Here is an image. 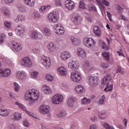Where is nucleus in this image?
<instances>
[{
    "label": "nucleus",
    "instance_id": "29",
    "mask_svg": "<svg viewBox=\"0 0 129 129\" xmlns=\"http://www.w3.org/2000/svg\"><path fill=\"white\" fill-rule=\"evenodd\" d=\"M105 103V96L104 95L101 96L99 100L98 101V104L99 105H102V104H104Z\"/></svg>",
    "mask_w": 129,
    "mask_h": 129
},
{
    "label": "nucleus",
    "instance_id": "27",
    "mask_svg": "<svg viewBox=\"0 0 129 129\" xmlns=\"http://www.w3.org/2000/svg\"><path fill=\"white\" fill-rule=\"evenodd\" d=\"M10 114V111L5 109V110H3L0 109V115L1 116H8Z\"/></svg>",
    "mask_w": 129,
    "mask_h": 129
},
{
    "label": "nucleus",
    "instance_id": "4",
    "mask_svg": "<svg viewBox=\"0 0 129 129\" xmlns=\"http://www.w3.org/2000/svg\"><path fill=\"white\" fill-rule=\"evenodd\" d=\"M54 32L57 35H63L64 34V27L61 24H56L54 26Z\"/></svg>",
    "mask_w": 129,
    "mask_h": 129
},
{
    "label": "nucleus",
    "instance_id": "54",
    "mask_svg": "<svg viewBox=\"0 0 129 129\" xmlns=\"http://www.w3.org/2000/svg\"><path fill=\"white\" fill-rule=\"evenodd\" d=\"M101 67H102V68H107V67H108V63L103 62L101 64Z\"/></svg>",
    "mask_w": 129,
    "mask_h": 129
},
{
    "label": "nucleus",
    "instance_id": "25",
    "mask_svg": "<svg viewBox=\"0 0 129 129\" xmlns=\"http://www.w3.org/2000/svg\"><path fill=\"white\" fill-rule=\"evenodd\" d=\"M24 3L29 7H34L35 6V0H24Z\"/></svg>",
    "mask_w": 129,
    "mask_h": 129
},
{
    "label": "nucleus",
    "instance_id": "39",
    "mask_svg": "<svg viewBox=\"0 0 129 129\" xmlns=\"http://www.w3.org/2000/svg\"><path fill=\"white\" fill-rule=\"evenodd\" d=\"M15 104L16 105H17V106H19L20 108L23 109V110H26V107H25V106L20 103L19 102H16Z\"/></svg>",
    "mask_w": 129,
    "mask_h": 129
},
{
    "label": "nucleus",
    "instance_id": "23",
    "mask_svg": "<svg viewBox=\"0 0 129 129\" xmlns=\"http://www.w3.org/2000/svg\"><path fill=\"white\" fill-rule=\"evenodd\" d=\"M77 55L82 58H85V57H86V52H85L84 49L80 48V50L77 52Z\"/></svg>",
    "mask_w": 129,
    "mask_h": 129
},
{
    "label": "nucleus",
    "instance_id": "32",
    "mask_svg": "<svg viewBox=\"0 0 129 129\" xmlns=\"http://www.w3.org/2000/svg\"><path fill=\"white\" fill-rule=\"evenodd\" d=\"M43 33L44 36H46V37H49L51 35V31L49 28H44L43 29Z\"/></svg>",
    "mask_w": 129,
    "mask_h": 129
},
{
    "label": "nucleus",
    "instance_id": "13",
    "mask_svg": "<svg viewBox=\"0 0 129 129\" xmlns=\"http://www.w3.org/2000/svg\"><path fill=\"white\" fill-rule=\"evenodd\" d=\"M11 75V70L6 69L4 71L3 69H0V78L3 77H8Z\"/></svg>",
    "mask_w": 129,
    "mask_h": 129
},
{
    "label": "nucleus",
    "instance_id": "2",
    "mask_svg": "<svg viewBox=\"0 0 129 129\" xmlns=\"http://www.w3.org/2000/svg\"><path fill=\"white\" fill-rule=\"evenodd\" d=\"M32 92H33V94H38L37 93L39 92L38 90H36V89H33L31 91L28 90L26 92V94L25 95V99H27L28 100V101H30V102H33V97H34L33 94H32Z\"/></svg>",
    "mask_w": 129,
    "mask_h": 129
},
{
    "label": "nucleus",
    "instance_id": "5",
    "mask_svg": "<svg viewBox=\"0 0 129 129\" xmlns=\"http://www.w3.org/2000/svg\"><path fill=\"white\" fill-rule=\"evenodd\" d=\"M48 19L52 23H57L59 21V15L58 12H53L52 13H50L48 15Z\"/></svg>",
    "mask_w": 129,
    "mask_h": 129
},
{
    "label": "nucleus",
    "instance_id": "9",
    "mask_svg": "<svg viewBox=\"0 0 129 129\" xmlns=\"http://www.w3.org/2000/svg\"><path fill=\"white\" fill-rule=\"evenodd\" d=\"M51 101L54 104H60L63 101V96L55 95L52 98Z\"/></svg>",
    "mask_w": 129,
    "mask_h": 129
},
{
    "label": "nucleus",
    "instance_id": "22",
    "mask_svg": "<svg viewBox=\"0 0 129 129\" xmlns=\"http://www.w3.org/2000/svg\"><path fill=\"white\" fill-rule=\"evenodd\" d=\"M47 48L49 51L52 53L56 50V45L53 42H50L47 46Z\"/></svg>",
    "mask_w": 129,
    "mask_h": 129
},
{
    "label": "nucleus",
    "instance_id": "57",
    "mask_svg": "<svg viewBox=\"0 0 129 129\" xmlns=\"http://www.w3.org/2000/svg\"><path fill=\"white\" fill-rule=\"evenodd\" d=\"M23 124L25 125V126H26V127H28L29 126V123L28 122V121L27 120H25L23 121Z\"/></svg>",
    "mask_w": 129,
    "mask_h": 129
},
{
    "label": "nucleus",
    "instance_id": "18",
    "mask_svg": "<svg viewBox=\"0 0 129 129\" xmlns=\"http://www.w3.org/2000/svg\"><path fill=\"white\" fill-rule=\"evenodd\" d=\"M42 90L45 93V94H51V93H52V90H51V88L46 85L42 86Z\"/></svg>",
    "mask_w": 129,
    "mask_h": 129
},
{
    "label": "nucleus",
    "instance_id": "26",
    "mask_svg": "<svg viewBox=\"0 0 129 129\" xmlns=\"http://www.w3.org/2000/svg\"><path fill=\"white\" fill-rule=\"evenodd\" d=\"M65 70H66V69L63 67L58 69V72H59L60 75H62V76H66V74H67V72Z\"/></svg>",
    "mask_w": 129,
    "mask_h": 129
},
{
    "label": "nucleus",
    "instance_id": "43",
    "mask_svg": "<svg viewBox=\"0 0 129 129\" xmlns=\"http://www.w3.org/2000/svg\"><path fill=\"white\" fill-rule=\"evenodd\" d=\"M116 72L117 73H124V71L122 70V68L119 66H118L117 67Z\"/></svg>",
    "mask_w": 129,
    "mask_h": 129
},
{
    "label": "nucleus",
    "instance_id": "35",
    "mask_svg": "<svg viewBox=\"0 0 129 129\" xmlns=\"http://www.w3.org/2000/svg\"><path fill=\"white\" fill-rule=\"evenodd\" d=\"M2 13L4 14L5 16H10V12L7 8H3L2 9Z\"/></svg>",
    "mask_w": 129,
    "mask_h": 129
},
{
    "label": "nucleus",
    "instance_id": "64",
    "mask_svg": "<svg viewBox=\"0 0 129 129\" xmlns=\"http://www.w3.org/2000/svg\"><path fill=\"white\" fill-rule=\"evenodd\" d=\"M19 10L20 12H25L26 11V9L24 7H20Z\"/></svg>",
    "mask_w": 129,
    "mask_h": 129
},
{
    "label": "nucleus",
    "instance_id": "47",
    "mask_svg": "<svg viewBox=\"0 0 129 129\" xmlns=\"http://www.w3.org/2000/svg\"><path fill=\"white\" fill-rule=\"evenodd\" d=\"M116 9H117V11L118 13H122L123 9L119 6V5H116Z\"/></svg>",
    "mask_w": 129,
    "mask_h": 129
},
{
    "label": "nucleus",
    "instance_id": "6",
    "mask_svg": "<svg viewBox=\"0 0 129 129\" xmlns=\"http://www.w3.org/2000/svg\"><path fill=\"white\" fill-rule=\"evenodd\" d=\"M41 64L44 66V68L48 69L50 66H51V62L50 61V58L47 57L46 56H42Z\"/></svg>",
    "mask_w": 129,
    "mask_h": 129
},
{
    "label": "nucleus",
    "instance_id": "42",
    "mask_svg": "<svg viewBox=\"0 0 129 129\" xmlns=\"http://www.w3.org/2000/svg\"><path fill=\"white\" fill-rule=\"evenodd\" d=\"M14 85L15 91H19V90H20V85H19V84L16 82L14 83Z\"/></svg>",
    "mask_w": 129,
    "mask_h": 129
},
{
    "label": "nucleus",
    "instance_id": "1",
    "mask_svg": "<svg viewBox=\"0 0 129 129\" xmlns=\"http://www.w3.org/2000/svg\"><path fill=\"white\" fill-rule=\"evenodd\" d=\"M87 80L89 84L91 86H97L99 83V79L97 77H93L91 75H89L87 77Z\"/></svg>",
    "mask_w": 129,
    "mask_h": 129
},
{
    "label": "nucleus",
    "instance_id": "19",
    "mask_svg": "<svg viewBox=\"0 0 129 129\" xmlns=\"http://www.w3.org/2000/svg\"><path fill=\"white\" fill-rule=\"evenodd\" d=\"M16 77L18 79H20V80H25L26 79V75L23 72H18L16 74Z\"/></svg>",
    "mask_w": 129,
    "mask_h": 129
},
{
    "label": "nucleus",
    "instance_id": "8",
    "mask_svg": "<svg viewBox=\"0 0 129 129\" xmlns=\"http://www.w3.org/2000/svg\"><path fill=\"white\" fill-rule=\"evenodd\" d=\"M84 42V45L88 48H92L96 44L94 40L91 38L85 39Z\"/></svg>",
    "mask_w": 129,
    "mask_h": 129
},
{
    "label": "nucleus",
    "instance_id": "56",
    "mask_svg": "<svg viewBox=\"0 0 129 129\" xmlns=\"http://www.w3.org/2000/svg\"><path fill=\"white\" fill-rule=\"evenodd\" d=\"M107 16L109 20L110 21H111V22H112V19H111V14H110V13L109 12H107Z\"/></svg>",
    "mask_w": 129,
    "mask_h": 129
},
{
    "label": "nucleus",
    "instance_id": "63",
    "mask_svg": "<svg viewBox=\"0 0 129 129\" xmlns=\"http://www.w3.org/2000/svg\"><path fill=\"white\" fill-rule=\"evenodd\" d=\"M14 127H15V126L13 124H10L8 125V128L14 129Z\"/></svg>",
    "mask_w": 129,
    "mask_h": 129
},
{
    "label": "nucleus",
    "instance_id": "28",
    "mask_svg": "<svg viewBox=\"0 0 129 129\" xmlns=\"http://www.w3.org/2000/svg\"><path fill=\"white\" fill-rule=\"evenodd\" d=\"M71 40L73 45H75V46H78L80 45V40L78 39L77 38H75L74 37H72L71 38Z\"/></svg>",
    "mask_w": 129,
    "mask_h": 129
},
{
    "label": "nucleus",
    "instance_id": "14",
    "mask_svg": "<svg viewBox=\"0 0 129 129\" xmlns=\"http://www.w3.org/2000/svg\"><path fill=\"white\" fill-rule=\"evenodd\" d=\"M65 7L67 9H68V10L72 11V10L74 9L75 5H74V2H73V1H67L65 2Z\"/></svg>",
    "mask_w": 129,
    "mask_h": 129
},
{
    "label": "nucleus",
    "instance_id": "58",
    "mask_svg": "<svg viewBox=\"0 0 129 129\" xmlns=\"http://www.w3.org/2000/svg\"><path fill=\"white\" fill-rule=\"evenodd\" d=\"M91 120L92 121H96L97 120V117L95 116H93V117H91Z\"/></svg>",
    "mask_w": 129,
    "mask_h": 129
},
{
    "label": "nucleus",
    "instance_id": "17",
    "mask_svg": "<svg viewBox=\"0 0 129 129\" xmlns=\"http://www.w3.org/2000/svg\"><path fill=\"white\" fill-rule=\"evenodd\" d=\"M94 33L97 36V37H101V30L99 27L98 26H95L93 27Z\"/></svg>",
    "mask_w": 129,
    "mask_h": 129
},
{
    "label": "nucleus",
    "instance_id": "46",
    "mask_svg": "<svg viewBox=\"0 0 129 129\" xmlns=\"http://www.w3.org/2000/svg\"><path fill=\"white\" fill-rule=\"evenodd\" d=\"M79 7L80 9H85V4H84V1H82L80 2Z\"/></svg>",
    "mask_w": 129,
    "mask_h": 129
},
{
    "label": "nucleus",
    "instance_id": "55",
    "mask_svg": "<svg viewBox=\"0 0 129 129\" xmlns=\"http://www.w3.org/2000/svg\"><path fill=\"white\" fill-rule=\"evenodd\" d=\"M109 88H110V85H109V84H108V83H107L106 87L105 88L104 90V91H106L107 92V90H108V89H109Z\"/></svg>",
    "mask_w": 129,
    "mask_h": 129
},
{
    "label": "nucleus",
    "instance_id": "21",
    "mask_svg": "<svg viewBox=\"0 0 129 129\" xmlns=\"http://www.w3.org/2000/svg\"><path fill=\"white\" fill-rule=\"evenodd\" d=\"M110 80H111L110 74H108L105 76L101 83L103 84V85H104V84H106V83H109Z\"/></svg>",
    "mask_w": 129,
    "mask_h": 129
},
{
    "label": "nucleus",
    "instance_id": "20",
    "mask_svg": "<svg viewBox=\"0 0 129 129\" xmlns=\"http://www.w3.org/2000/svg\"><path fill=\"white\" fill-rule=\"evenodd\" d=\"M12 44L13 45V48L15 51H17V52H20L22 51V50H23V48H22V46L20 45H19L18 43L16 42L15 43V42L13 41Z\"/></svg>",
    "mask_w": 129,
    "mask_h": 129
},
{
    "label": "nucleus",
    "instance_id": "48",
    "mask_svg": "<svg viewBox=\"0 0 129 129\" xmlns=\"http://www.w3.org/2000/svg\"><path fill=\"white\" fill-rule=\"evenodd\" d=\"M27 113H28V114H29V115H30L31 116H32V117H34V118H37V116H36V114L31 112H29L27 110H26Z\"/></svg>",
    "mask_w": 129,
    "mask_h": 129
},
{
    "label": "nucleus",
    "instance_id": "49",
    "mask_svg": "<svg viewBox=\"0 0 129 129\" xmlns=\"http://www.w3.org/2000/svg\"><path fill=\"white\" fill-rule=\"evenodd\" d=\"M102 3L104 5V6H106V7H109L110 6L109 2L106 0H102Z\"/></svg>",
    "mask_w": 129,
    "mask_h": 129
},
{
    "label": "nucleus",
    "instance_id": "44",
    "mask_svg": "<svg viewBox=\"0 0 129 129\" xmlns=\"http://www.w3.org/2000/svg\"><path fill=\"white\" fill-rule=\"evenodd\" d=\"M46 78L48 81H52L53 80V77L52 76V75L47 74Z\"/></svg>",
    "mask_w": 129,
    "mask_h": 129
},
{
    "label": "nucleus",
    "instance_id": "59",
    "mask_svg": "<svg viewBox=\"0 0 129 129\" xmlns=\"http://www.w3.org/2000/svg\"><path fill=\"white\" fill-rule=\"evenodd\" d=\"M102 45V49H105V50H107V49H108V47H107L105 44V42H103Z\"/></svg>",
    "mask_w": 129,
    "mask_h": 129
},
{
    "label": "nucleus",
    "instance_id": "30",
    "mask_svg": "<svg viewBox=\"0 0 129 129\" xmlns=\"http://www.w3.org/2000/svg\"><path fill=\"white\" fill-rule=\"evenodd\" d=\"M76 92L77 93H82V92H84L83 87L81 85L77 86L76 88Z\"/></svg>",
    "mask_w": 129,
    "mask_h": 129
},
{
    "label": "nucleus",
    "instance_id": "40",
    "mask_svg": "<svg viewBox=\"0 0 129 129\" xmlns=\"http://www.w3.org/2000/svg\"><path fill=\"white\" fill-rule=\"evenodd\" d=\"M38 74H39V73L37 72H33L31 73V76L34 79H36L37 78V76H38Z\"/></svg>",
    "mask_w": 129,
    "mask_h": 129
},
{
    "label": "nucleus",
    "instance_id": "37",
    "mask_svg": "<svg viewBox=\"0 0 129 129\" xmlns=\"http://www.w3.org/2000/svg\"><path fill=\"white\" fill-rule=\"evenodd\" d=\"M102 55L103 57H104L105 58L106 60H107V61L109 60V53H108V52H103L102 53Z\"/></svg>",
    "mask_w": 129,
    "mask_h": 129
},
{
    "label": "nucleus",
    "instance_id": "38",
    "mask_svg": "<svg viewBox=\"0 0 129 129\" xmlns=\"http://www.w3.org/2000/svg\"><path fill=\"white\" fill-rule=\"evenodd\" d=\"M21 114L19 113H16L14 114V119L15 120H19L21 118Z\"/></svg>",
    "mask_w": 129,
    "mask_h": 129
},
{
    "label": "nucleus",
    "instance_id": "50",
    "mask_svg": "<svg viewBox=\"0 0 129 129\" xmlns=\"http://www.w3.org/2000/svg\"><path fill=\"white\" fill-rule=\"evenodd\" d=\"M18 18L19 21H24V20H25V16L22 14L18 15Z\"/></svg>",
    "mask_w": 129,
    "mask_h": 129
},
{
    "label": "nucleus",
    "instance_id": "45",
    "mask_svg": "<svg viewBox=\"0 0 129 129\" xmlns=\"http://www.w3.org/2000/svg\"><path fill=\"white\" fill-rule=\"evenodd\" d=\"M58 117H65L66 116V112H61L57 115Z\"/></svg>",
    "mask_w": 129,
    "mask_h": 129
},
{
    "label": "nucleus",
    "instance_id": "61",
    "mask_svg": "<svg viewBox=\"0 0 129 129\" xmlns=\"http://www.w3.org/2000/svg\"><path fill=\"white\" fill-rule=\"evenodd\" d=\"M55 4L56 6H61V1L60 0H56Z\"/></svg>",
    "mask_w": 129,
    "mask_h": 129
},
{
    "label": "nucleus",
    "instance_id": "41",
    "mask_svg": "<svg viewBox=\"0 0 129 129\" xmlns=\"http://www.w3.org/2000/svg\"><path fill=\"white\" fill-rule=\"evenodd\" d=\"M5 26L6 27V28H8V29H11L12 28V26H11V25H12V23L7 21L4 23Z\"/></svg>",
    "mask_w": 129,
    "mask_h": 129
},
{
    "label": "nucleus",
    "instance_id": "53",
    "mask_svg": "<svg viewBox=\"0 0 129 129\" xmlns=\"http://www.w3.org/2000/svg\"><path fill=\"white\" fill-rule=\"evenodd\" d=\"M34 16L35 19H40V18H41V15H40L39 13H35L34 14Z\"/></svg>",
    "mask_w": 129,
    "mask_h": 129
},
{
    "label": "nucleus",
    "instance_id": "60",
    "mask_svg": "<svg viewBox=\"0 0 129 129\" xmlns=\"http://www.w3.org/2000/svg\"><path fill=\"white\" fill-rule=\"evenodd\" d=\"M104 126L105 128L108 129L109 128V126H110V125L108 123H105Z\"/></svg>",
    "mask_w": 129,
    "mask_h": 129
},
{
    "label": "nucleus",
    "instance_id": "34",
    "mask_svg": "<svg viewBox=\"0 0 129 129\" xmlns=\"http://www.w3.org/2000/svg\"><path fill=\"white\" fill-rule=\"evenodd\" d=\"M82 104H89L91 102L90 99H87L86 97L84 98L81 100Z\"/></svg>",
    "mask_w": 129,
    "mask_h": 129
},
{
    "label": "nucleus",
    "instance_id": "15",
    "mask_svg": "<svg viewBox=\"0 0 129 129\" xmlns=\"http://www.w3.org/2000/svg\"><path fill=\"white\" fill-rule=\"evenodd\" d=\"M31 37L34 40H37V39H43V35H42V33L39 32L38 33L36 31L31 32Z\"/></svg>",
    "mask_w": 129,
    "mask_h": 129
},
{
    "label": "nucleus",
    "instance_id": "62",
    "mask_svg": "<svg viewBox=\"0 0 129 129\" xmlns=\"http://www.w3.org/2000/svg\"><path fill=\"white\" fill-rule=\"evenodd\" d=\"M90 129H96V124H92L90 126Z\"/></svg>",
    "mask_w": 129,
    "mask_h": 129
},
{
    "label": "nucleus",
    "instance_id": "31",
    "mask_svg": "<svg viewBox=\"0 0 129 129\" xmlns=\"http://www.w3.org/2000/svg\"><path fill=\"white\" fill-rule=\"evenodd\" d=\"M51 8V6L47 5L45 6H42L41 8L39 9V11L40 13H43V12H45V11H48Z\"/></svg>",
    "mask_w": 129,
    "mask_h": 129
},
{
    "label": "nucleus",
    "instance_id": "10",
    "mask_svg": "<svg viewBox=\"0 0 129 129\" xmlns=\"http://www.w3.org/2000/svg\"><path fill=\"white\" fill-rule=\"evenodd\" d=\"M50 107L49 106L42 105L40 106L39 110L42 114H47L50 112Z\"/></svg>",
    "mask_w": 129,
    "mask_h": 129
},
{
    "label": "nucleus",
    "instance_id": "16",
    "mask_svg": "<svg viewBox=\"0 0 129 129\" xmlns=\"http://www.w3.org/2000/svg\"><path fill=\"white\" fill-rule=\"evenodd\" d=\"M60 57L62 59V60H64V61H66V60H68L70 57H71V54L69 52L64 51L63 52H61L60 54Z\"/></svg>",
    "mask_w": 129,
    "mask_h": 129
},
{
    "label": "nucleus",
    "instance_id": "11",
    "mask_svg": "<svg viewBox=\"0 0 129 129\" xmlns=\"http://www.w3.org/2000/svg\"><path fill=\"white\" fill-rule=\"evenodd\" d=\"M71 21L75 25H80L82 22V18L79 15H74L71 18Z\"/></svg>",
    "mask_w": 129,
    "mask_h": 129
},
{
    "label": "nucleus",
    "instance_id": "12",
    "mask_svg": "<svg viewBox=\"0 0 129 129\" xmlns=\"http://www.w3.org/2000/svg\"><path fill=\"white\" fill-rule=\"evenodd\" d=\"M68 67L72 70H77L79 68V63L76 61H72L69 63Z\"/></svg>",
    "mask_w": 129,
    "mask_h": 129
},
{
    "label": "nucleus",
    "instance_id": "7",
    "mask_svg": "<svg viewBox=\"0 0 129 129\" xmlns=\"http://www.w3.org/2000/svg\"><path fill=\"white\" fill-rule=\"evenodd\" d=\"M21 65L22 66H25V67H32V65H33V63L31 60V58L29 57H24L22 59L21 61Z\"/></svg>",
    "mask_w": 129,
    "mask_h": 129
},
{
    "label": "nucleus",
    "instance_id": "3",
    "mask_svg": "<svg viewBox=\"0 0 129 129\" xmlns=\"http://www.w3.org/2000/svg\"><path fill=\"white\" fill-rule=\"evenodd\" d=\"M71 78L72 81H74V82H79L82 79L81 74L77 71L71 73Z\"/></svg>",
    "mask_w": 129,
    "mask_h": 129
},
{
    "label": "nucleus",
    "instance_id": "52",
    "mask_svg": "<svg viewBox=\"0 0 129 129\" xmlns=\"http://www.w3.org/2000/svg\"><path fill=\"white\" fill-rule=\"evenodd\" d=\"M5 37H6L5 34L0 35V43H4V38H5Z\"/></svg>",
    "mask_w": 129,
    "mask_h": 129
},
{
    "label": "nucleus",
    "instance_id": "33",
    "mask_svg": "<svg viewBox=\"0 0 129 129\" xmlns=\"http://www.w3.org/2000/svg\"><path fill=\"white\" fill-rule=\"evenodd\" d=\"M89 10L90 12L93 11V12H97V10L96 9V7H95V5L91 4L89 5Z\"/></svg>",
    "mask_w": 129,
    "mask_h": 129
},
{
    "label": "nucleus",
    "instance_id": "51",
    "mask_svg": "<svg viewBox=\"0 0 129 129\" xmlns=\"http://www.w3.org/2000/svg\"><path fill=\"white\" fill-rule=\"evenodd\" d=\"M18 33L19 34H23L25 32V30H24V28H22V27H19L18 30Z\"/></svg>",
    "mask_w": 129,
    "mask_h": 129
},
{
    "label": "nucleus",
    "instance_id": "24",
    "mask_svg": "<svg viewBox=\"0 0 129 129\" xmlns=\"http://www.w3.org/2000/svg\"><path fill=\"white\" fill-rule=\"evenodd\" d=\"M75 103V101L74 100V98H69L67 101V104L69 107H73Z\"/></svg>",
    "mask_w": 129,
    "mask_h": 129
},
{
    "label": "nucleus",
    "instance_id": "36",
    "mask_svg": "<svg viewBox=\"0 0 129 129\" xmlns=\"http://www.w3.org/2000/svg\"><path fill=\"white\" fill-rule=\"evenodd\" d=\"M98 116L101 119H104V118L106 117V113L100 112L98 114Z\"/></svg>",
    "mask_w": 129,
    "mask_h": 129
}]
</instances>
